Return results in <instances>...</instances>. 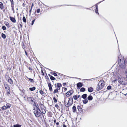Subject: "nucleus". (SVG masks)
I'll use <instances>...</instances> for the list:
<instances>
[{"instance_id": "nucleus-56", "label": "nucleus", "mask_w": 127, "mask_h": 127, "mask_svg": "<svg viewBox=\"0 0 127 127\" xmlns=\"http://www.w3.org/2000/svg\"><path fill=\"white\" fill-rule=\"evenodd\" d=\"M67 90V88L66 87H65L64 89V91L65 92Z\"/></svg>"}, {"instance_id": "nucleus-43", "label": "nucleus", "mask_w": 127, "mask_h": 127, "mask_svg": "<svg viewBox=\"0 0 127 127\" xmlns=\"http://www.w3.org/2000/svg\"><path fill=\"white\" fill-rule=\"evenodd\" d=\"M38 104H39V106L40 107H41V106H42L44 105L43 104H42V103L41 102H40L38 103Z\"/></svg>"}, {"instance_id": "nucleus-24", "label": "nucleus", "mask_w": 127, "mask_h": 127, "mask_svg": "<svg viewBox=\"0 0 127 127\" xmlns=\"http://www.w3.org/2000/svg\"><path fill=\"white\" fill-rule=\"evenodd\" d=\"M6 105L7 106L6 107L7 108H9L10 107L11 105V104L9 103H7L6 104Z\"/></svg>"}, {"instance_id": "nucleus-45", "label": "nucleus", "mask_w": 127, "mask_h": 127, "mask_svg": "<svg viewBox=\"0 0 127 127\" xmlns=\"http://www.w3.org/2000/svg\"><path fill=\"white\" fill-rule=\"evenodd\" d=\"M11 7L12 8H14V2H11Z\"/></svg>"}, {"instance_id": "nucleus-41", "label": "nucleus", "mask_w": 127, "mask_h": 127, "mask_svg": "<svg viewBox=\"0 0 127 127\" xmlns=\"http://www.w3.org/2000/svg\"><path fill=\"white\" fill-rule=\"evenodd\" d=\"M5 24L8 28H9L10 27L9 24L8 22H7L6 23H5Z\"/></svg>"}, {"instance_id": "nucleus-51", "label": "nucleus", "mask_w": 127, "mask_h": 127, "mask_svg": "<svg viewBox=\"0 0 127 127\" xmlns=\"http://www.w3.org/2000/svg\"><path fill=\"white\" fill-rule=\"evenodd\" d=\"M41 73L42 75L43 76H44V72H43V70H41Z\"/></svg>"}, {"instance_id": "nucleus-61", "label": "nucleus", "mask_w": 127, "mask_h": 127, "mask_svg": "<svg viewBox=\"0 0 127 127\" xmlns=\"http://www.w3.org/2000/svg\"><path fill=\"white\" fill-rule=\"evenodd\" d=\"M32 10V9L31 8L30 10H29V12L30 13H31V11Z\"/></svg>"}, {"instance_id": "nucleus-26", "label": "nucleus", "mask_w": 127, "mask_h": 127, "mask_svg": "<svg viewBox=\"0 0 127 127\" xmlns=\"http://www.w3.org/2000/svg\"><path fill=\"white\" fill-rule=\"evenodd\" d=\"M6 90L7 92L6 93V94L7 95H9L10 94V89H9Z\"/></svg>"}, {"instance_id": "nucleus-53", "label": "nucleus", "mask_w": 127, "mask_h": 127, "mask_svg": "<svg viewBox=\"0 0 127 127\" xmlns=\"http://www.w3.org/2000/svg\"><path fill=\"white\" fill-rule=\"evenodd\" d=\"M66 84H67L66 83H64L63 84V86H65L66 85Z\"/></svg>"}, {"instance_id": "nucleus-13", "label": "nucleus", "mask_w": 127, "mask_h": 127, "mask_svg": "<svg viewBox=\"0 0 127 127\" xmlns=\"http://www.w3.org/2000/svg\"><path fill=\"white\" fill-rule=\"evenodd\" d=\"M9 18L10 20L13 23H15L16 22V20L15 18L11 16H10Z\"/></svg>"}, {"instance_id": "nucleus-5", "label": "nucleus", "mask_w": 127, "mask_h": 127, "mask_svg": "<svg viewBox=\"0 0 127 127\" xmlns=\"http://www.w3.org/2000/svg\"><path fill=\"white\" fill-rule=\"evenodd\" d=\"M73 103V98H70L69 99L68 103L66 105V106L67 107H69L71 106Z\"/></svg>"}, {"instance_id": "nucleus-23", "label": "nucleus", "mask_w": 127, "mask_h": 127, "mask_svg": "<svg viewBox=\"0 0 127 127\" xmlns=\"http://www.w3.org/2000/svg\"><path fill=\"white\" fill-rule=\"evenodd\" d=\"M29 89L31 91H33L35 90L36 87H33L30 88Z\"/></svg>"}, {"instance_id": "nucleus-17", "label": "nucleus", "mask_w": 127, "mask_h": 127, "mask_svg": "<svg viewBox=\"0 0 127 127\" xmlns=\"http://www.w3.org/2000/svg\"><path fill=\"white\" fill-rule=\"evenodd\" d=\"M57 72H54L53 71L51 72H50V74H52L53 75L55 76H57L58 75L57 74Z\"/></svg>"}, {"instance_id": "nucleus-14", "label": "nucleus", "mask_w": 127, "mask_h": 127, "mask_svg": "<svg viewBox=\"0 0 127 127\" xmlns=\"http://www.w3.org/2000/svg\"><path fill=\"white\" fill-rule=\"evenodd\" d=\"M8 83L11 84H13V82L12 80L9 77L8 78Z\"/></svg>"}, {"instance_id": "nucleus-1", "label": "nucleus", "mask_w": 127, "mask_h": 127, "mask_svg": "<svg viewBox=\"0 0 127 127\" xmlns=\"http://www.w3.org/2000/svg\"><path fill=\"white\" fill-rule=\"evenodd\" d=\"M34 103V105L35 106L33 107V112L35 116L37 117H40L42 115L43 116V118H44V115L42 114L41 111L39 107V106L37 104V106L36 105L35 103Z\"/></svg>"}, {"instance_id": "nucleus-22", "label": "nucleus", "mask_w": 127, "mask_h": 127, "mask_svg": "<svg viewBox=\"0 0 127 127\" xmlns=\"http://www.w3.org/2000/svg\"><path fill=\"white\" fill-rule=\"evenodd\" d=\"M87 99L89 100H91L93 99V97L92 96L89 95L88 96Z\"/></svg>"}, {"instance_id": "nucleus-55", "label": "nucleus", "mask_w": 127, "mask_h": 127, "mask_svg": "<svg viewBox=\"0 0 127 127\" xmlns=\"http://www.w3.org/2000/svg\"><path fill=\"white\" fill-rule=\"evenodd\" d=\"M20 27H21V28L22 27L23 25H22V23H21V24H20Z\"/></svg>"}, {"instance_id": "nucleus-15", "label": "nucleus", "mask_w": 127, "mask_h": 127, "mask_svg": "<svg viewBox=\"0 0 127 127\" xmlns=\"http://www.w3.org/2000/svg\"><path fill=\"white\" fill-rule=\"evenodd\" d=\"M83 85L82 83L81 82H79L77 84V86L78 88L81 87Z\"/></svg>"}, {"instance_id": "nucleus-44", "label": "nucleus", "mask_w": 127, "mask_h": 127, "mask_svg": "<svg viewBox=\"0 0 127 127\" xmlns=\"http://www.w3.org/2000/svg\"><path fill=\"white\" fill-rule=\"evenodd\" d=\"M56 125V127H59L60 126L59 125V122H57L55 123Z\"/></svg>"}, {"instance_id": "nucleus-25", "label": "nucleus", "mask_w": 127, "mask_h": 127, "mask_svg": "<svg viewBox=\"0 0 127 127\" xmlns=\"http://www.w3.org/2000/svg\"><path fill=\"white\" fill-rule=\"evenodd\" d=\"M1 37L4 39H5L6 37V35L3 33L1 34Z\"/></svg>"}, {"instance_id": "nucleus-30", "label": "nucleus", "mask_w": 127, "mask_h": 127, "mask_svg": "<svg viewBox=\"0 0 127 127\" xmlns=\"http://www.w3.org/2000/svg\"><path fill=\"white\" fill-rule=\"evenodd\" d=\"M83 102L84 104H86L88 102V101L87 99H86L83 100Z\"/></svg>"}, {"instance_id": "nucleus-10", "label": "nucleus", "mask_w": 127, "mask_h": 127, "mask_svg": "<svg viewBox=\"0 0 127 127\" xmlns=\"http://www.w3.org/2000/svg\"><path fill=\"white\" fill-rule=\"evenodd\" d=\"M27 99L28 101L32 102H33L34 98L32 97H27Z\"/></svg>"}, {"instance_id": "nucleus-4", "label": "nucleus", "mask_w": 127, "mask_h": 127, "mask_svg": "<svg viewBox=\"0 0 127 127\" xmlns=\"http://www.w3.org/2000/svg\"><path fill=\"white\" fill-rule=\"evenodd\" d=\"M118 82L122 85L127 84V79L125 77H120L118 78Z\"/></svg>"}, {"instance_id": "nucleus-52", "label": "nucleus", "mask_w": 127, "mask_h": 127, "mask_svg": "<svg viewBox=\"0 0 127 127\" xmlns=\"http://www.w3.org/2000/svg\"><path fill=\"white\" fill-rule=\"evenodd\" d=\"M24 50L25 51V54H26V55L27 56H28V54L27 53V52L26 51V49H24Z\"/></svg>"}, {"instance_id": "nucleus-32", "label": "nucleus", "mask_w": 127, "mask_h": 127, "mask_svg": "<svg viewBox=\"0 0 127 127\" xmlns=\"http://www.w3.org/2000/svg\"><path fill=\"white\" fill-rule=\"evenodd\" d=\"M35 18L32 21L31 25H33L34 23L36 20V17H35Z\"/></svg>"}, {"instance_id": "nucleus-36", "label": "nucleus", "mask_w": 127, "mask_h": 127, "mask_svg": "<svg viewBox=\"0 0 127 127\" xmlns=\"http://www.w3.org/2000/svg\"><path fill=\"white\" fill-rule=\"evenodd\" d=\"M58 90H59L58 89L56 88V89H55L54 90V91H53V93L55 94L56 93L58 92Z\"/></svg>"}, {"instance_id": "nucleus-48", "label": "nucleus", "mask_w": 127, "mask_h": 127, "mask_svg": "<svg viewBox=\"0 0 127 127\" xmlns=\"http://www.w3.org/2000/svg\"><path fill=\"white\" fill-rule=\"evenodd\" d=\"M40 11V9H38L36 10V12L37 13H39Z\"/></svg>"}, {"instance_id": "nucleus-21", "label": "nucleus", "mask_w": 127, "mask_h": 127, "mask_svg": "<svg viewBox=\"0 0 127 127\" xmlns=\"http://www.w3.org/2000/svg\"><path fill=\"white\" fill-rule=\"evenodd\" d=\"M87 95L86 94H83L82 96V97L83 99H86L87 97Z\"/></svg>"}, {"instance_id": "nucleus-42", "label": "nucleus", "mask_w": 127, "mask_h": 127, "mask_svg": "<svg viewBox=\"0 0 127 127\" xmlns=\"http://www.w3.org/2000/svg\"><path fill=\"white\" fill-rule=\"evenodd\" d=\"M22 48H23V49H24H24H25V48H26V46H25V45L24 43H22Z\"/></svg>"}, {"instance_id": "nucleus-46", "label": "nucleus", "mask_w": 127, "mask_h": 127, "mask_svg": "<svg viewBox=\"0 0 127 127\" xmlns=\"http://www.w3.org/2000/svg\"><path fill=\"white\" fill-rule=\"evenodd\" d=\"M2 29L4 30H6V27L5 26H3L2 27Z\"/></svg>"}, {"instance_id": "nucleus-19", "label": "nucleus", "mask_w": 127, "mask_h": 127, "mask_svg": "<svg viewBox=\"0 0 127 127\" xmlns=\"http://www.w3.org/2000/svg\"><path fill=\"white\" fill-rule=\"evenodd\" d=\"M88 90L89 92H92L93 91V89L92 87H89L88 88Z\"/></svg>"}, {"instance_id": "nucleus-58", "label": "nucleus", "mask_w": 127, "mask_h": 127, "mask_svg": "<svg viewBox=\"0 0 127 127\" xmlns=\"http://www.w3.org/2000/svg\"><path fill=\"white\" fill-rule=\"evenodd\" d=\"M54 122V123H56L57 122H56V119H55L53 120Z\"/></svg>"}, {"instance_id": "nucleus-38", "label": "nucleus", "mask_w": 127, "mask_h": 127, "mask_svg": "<svg viewBox=\"0 0 127 127\" xmlns=\"http://www.w3.org/2000/svg\"><path fill=\"white\" fill-rule=\"evenodd\" d=\"M73 98L75 100H77L78 99L77 96L76 95H74L73 96Z\"/></svg>"}, {"instance_id": "nucleus-40", "label": "nucleus", "mask_w": 127, "mask_h": 127, "mask_svg": "<svg viewBox=\"0 0 127 127\" xmlns=\"http://www.w3.org/2000/svg\"><path fill=\"white\" fill-rule=\"evenodd\" d=\"M54 102L55 103H56L57 102V99L55 97H54L53 98Z\"/></svg>"}, {"instance_id": "nucleus-49", "label": "nucleus", "mask_w": 127, "mask_h": 127, "mask_svg": "<svg viewBox=\"0 0 127 127\" xmlns=\"http://www.w3.org/2000/svg\"><path fill=\"white\" fill-rule=\"evenodd\" d=\"M111 88V86H109L107 87V89L108 90L110 89Z\"/></svg>"}, {"instance_id": "nucleus-31", "label": "nucleus", "mask_w": 127, "mask_h": 127, "mask_svg": "<svg viewBox=\"0 0 127 127\" xmlns=\"http://www.w3.org/2000/svg\"><path fill=\"white\" fill-rule=\"evenodd\" d=\"M85 88L84 87H82L81 88L80 90V91L81 92H83L85 91Z\"/></svg>"}, {"instance_id": "nucleus-20", "label": "nucleus", "mask_w": 127, "mask_h": 127, "mask_svg": "<svg viewBox=\"0 0 127 127\" xmlns=\"http://www.w3.org/2000/svg\"><path fill=\"white\" fill-rule=\"evenodd\" d=\"M77 110L76 108V107L74 106L72 107V111L73 113L75 112Z\"/></svg>"}, {"instance_id": "nucleus-54", "label": "nucleus", "mask_w": 127, "mask_h": 127, "mask_svg": "<svg viewBox=\"0 0 127 127\" xmlns=\"http://www.w3.org/2000/svg\"><path fill=\"white\" fill-rule=\"evenodd\" d=\"M33 6H34V4L33 3H32V5L31 6V8L32 9V8L33 7Z\"/></svg>"}, {"instance_id": "nucleus-9", "label": "nucleus", "mask_w": 127, "mask_h": 127, "mask_svg": "<svg viewBox=\"0 0 127 127\" xmlns=\"http://www.w3.org/2000/svg\"><path fill=\"white\" fill-rule=\"evenodd\" d=\"M92 7L94 9L96 13L97 14H99L98 12V6L96 4L95 5Z\"/></svg>"}, {"instance_id": "nucleus-7", "label": "nucleus", "mask_w": 127, "mask_h": 127, "mask_svg": "<svg viewBox=\"0 0 127 127\" xmlns=\"http://www.w3.org/2000/svg\"><path fill=\"white\" fill-rule=\"evenodd\" d=\"M41 110V112L42 114H45L46 111V107L44 105L40 107Z\"/></svg>"}, {"instance_id": "nucleus-57", "label": "nucleus", "mask_w": 127, "mask_h": 127, "mask_svg": "<svg viewBox=\"0 0 127 127\" xmlns=\"http://www.w3.org/2000/svg\"><path fill=\"white\" fill-rule=\"evenodd\" d=\"M63 127H67L66 126L65 124H63Z\"/></svg>"}, {"instance_id": "nucleus-18", "label": "nucleus", "mask_w": 127, "mask_h": 127, "mask_svg": "<svg viewBox=\"0 0 127 127\" xmlns=\"http://www.w3.org/2000/svg\"><path fill=\"white\" fill-rule=\"evenodd\" d=\"M53 114L50 111L47 113L48 116L49 117H52Z\"/></svg>"}, {"instance_id": "nucleus-64", "label": "nucleus", "mask_w": 127, "mask_h": 127, "mask_svg": "<svg viewBox=\"0 0 127 127\" xmlns=\"http://www.w3.org/2000/svg\"><path fill=\"white\" fill-rule=\"evenodd\" d=\"M48 75L49 76H50V77H51V76H52L50 74H48Z\"/></svg>"}, {"instance_id": "nucleus-33", "label": "nucleus", "mask_w": 127, "mask_h": 127, "mask_svg": "<svg viewBox=\"0 0 127 127\" xmlns=\"http://www.w3.org/2000/svg\"><path fill=\"white\" fill-rule=\"evenodd\" d=\"M7 108L5 105L3 106L1 108V109L2 110H5L7 109Z\"/></svg>"}, {"instance_id": "nucleus-37", "label": "nucleus", "mask_w": 127, "mask_h": 127, "mask_svg": "<svg viewBox=\"0 0 127 127\" xmlns=\"http://www.w3.org/2000/svg\"><path fill=\"white\" fill-rule=\"evenodd\" d=\"M39 93L40 94L42 95L45 93L44 92H43L42 90H40L39 91Z\"/></svg>"}, {"instance_id": "nucleus-39", "label": "nucleus", "mask_w": 127, "mask_h": 127, "mask_svg": "<svg viewBox=\"0 0 127 127\" xmlns=\"http://www.w3.org/2000/svg\"><path fill=\"white\" fill-rule=\"evenodd\" d=\"M29 81L31 82H34V81L32 79L29 78H28Z\"/></svg>"}, {"instance_id": "nucleus-8", "label": "nucleus", "mask_w": 127, "mask_h": 127, "mask_svg": "<svg viewBox=\"0 0 127 127\" xmlns=\"http://www.w3.org/2000/svg\"><path fill=\"white\" fill-rule=\"evenodd\" d=\"M54 86L56 87V89H58L59 90H60L61 87L62 86V85L61 84L58 83L57 84H55Z\"/></svg>"}, {"instance_id": "nucleus-50", "label": "nucleus", "mask_w": 127, "mask_h": 127, "mask_svg": "<svg viewBox=\"0 0 127 127\" xmlns=\"http://www.w3.org/2000/svg\"><path fill=\"white\" fill-rule=\"evenodd\" d=\"M125 74L126 76V78H127V69L125 71Z\"/></svg>"}, {"instance_id": "nucleus-60", "label": "nucleus", "mask_w": 127, "mask_h": 127, "mask_svg": "<svg viewBox=\"0 0 127 127\" xmlns=\"http://www.w3.org/2000/svg\"><path fill=\"white\" fill-rule=\"evenodd\" d=\"M12 9L13 11V13H14V8H12Z\"/></svg>"}, {"instance_id": "nucleus-63", "label": "nucleus", "mask_w": 127, "mask_h": 127, "mask_svg": "<svg viewBox=\"0 0 127 127\" xmlns=\"http://www.w3.org/2000/svg\"><path fill=\"white\" fill-rule=\"evenodd\" d=\"M80 95H79L78 96H77V98H79V97H80Z\"/></svg>"}, {"instance_id": "nucleus-11", "label": "nucleus", "mask_w": 127, "mask_h": 127, "mask_svg": "<svg viewBox=\"0 0 127 127\" xmlns=\"http://www.w3.org/2000/svg\"><path fill=\"white\" fill-rule=\"evenodd\" d=\"M4 86L5 89L7 90L10 89V87L8 84L6 83L4 84Z\"/></svg>"}, {"instance_id": "nucleus-34", "label": "nucleus", "mask_w": 127, "mask_h": 127, "mask_svg": "<svg viewBox=\"0 0 127 127\" xmlns=\"http://www.w3.org/2000/svg\"><path fill=\"white\" fill-rule=\"evenodd\" d=\"M21 125L19 124L14 125L13 126L14 127H21Z\"/></svg>"}, {"instance_id": "nucleus-29", "label": "nucleus", "mask_w": 127, "mask_h": 127, "mask_svg": "<svg viewBox=\"0 0 127 127\" xmlns=\"http://www.w3.org/2000/svg\"><path fill=\"white\" fill-rule=\"evenodd\" d=\"M77 109L79 111H82V108L81 107L79 106H78L77 107Z\"/></svg>"}, {"instance_id": "nucleus-12", "label": "nucleus", "mask_w": 127, "mask_h": 127, "mask_svg": "<svg viewBox=\"0 0 127 127\" xmlns=\"http://www.w3.org/2000/svg\"><path fill=\"white\" fill-rule=\"evenodd\" d=\"M48 85L49 87V90L50 91H51L53 90L52 86V85L51 83H50L49 82L48 83Z\"/></svg>"}, {"instance_id": "nucleus-59", "label": "nucleus", "mask_w": 127, "mask_h": 127, "mask_svg": "<svg viewBox=\"0 0 127 127\" xmlns=\"http://www.w3.org/2000/svg\"><path fill=\"white\" fill-rule=\"evenodd\" d=\"M58 73V75H59L60 76H61L62 75V74H60V73Z\"/></svg>"}, {"instance_id": "nucleus-27", "label": "nucleus", "mask_w": 127, "mask_h": 127, "mask_svg": "<svg viewBox=\"0 0 127 127\" xmlns=\"http://www.w3.org/2000/svg\"><path fill=\"white\" fill-rule=\"evenodd\" d=\"M29 69V70L30 71H32V69L30 67V65L29 64L28 65L26 66Z\"/></svg>"}, {"instance_id": "nucleus-2", "label": "nucleus", "mask_w": 127, "mask_h": 127, "mask_svg": "<svg viewBox=\"0 0 127 127\" xmlns=\"http://www.w3.org/2000/svg\"><path fill=\"white\" fill-rule=\"evenodd\" d=\"M118 63L120 66L122 68H124L125 67V64H127V59L125 60L121 59L118 60Z\"/></svg>"}, {"instance_id": "nucleus-16", "label": "nucleus", "mask_w": 127, "mask_h": 127, "mask_svg": "<svg viewBox=\"0 0 127 127\" xmlns=\"http://www.w3.org/2000/svg\"><path fill=\"white\" fill-rule=\"evenodd\" d=\"M4 8V6L3 3L0 1V8L1 10H3Z\"/></svg>"}, {"instance_id": "nucleus-3", "label": "nucleus", "mask_w": 127, "mask_h": 127, "mask_svg": "<svg viewBox=\"0 0 127 127\" xmlns=\"http://www.w3.org/2000/svg\"><path fill=\"white\" fill-rule=\"evenodd\" d=\"M105 85V82L103 80L100 81L98 83L97 86L96 90L97 91H99L102 89Z\"/></svg>"}, {"instance_id": "nucleus-62", "label": "nucleus", "mask_w": 127, "mask_h": 127, "mask_svg": "<svg viewBox=\"0 0 127 127\" xmlns=\"http://www.w3.org/2000/svg\"><path fill=\"white\" fill-rule=\"evenodd\" d=\"M11 2H14L13 0H10Z\"/></svg>"}, {"instance_id": "nucleus-28", "label": "nucleus", "mask_w": 127, "mask_h": 127, "mask_svg": "<svg viewBox=\"0 0 127 127\" xmlns=\"http://www.w3.org/2000/svg\"><path fill=\"white\" fill-rule=\"evenodd\" d=\"M23 21L25 23H26V19L24 16V15L23 18L22 19Z\"/></svg>"}, {"instance_id": "nucleus-47", "label": "nucleus", "mask_w": 127, "mask_h": 127, "mask_svg": "<svg viewBox=\"0 0 127 127\" xmlns=\"http://www.w3.org/2000/svg\"><path fill=\"white\" fill-rule=\"evenodd\" d=\"M55 106L58 109H59V105L57 104H56L55 105Z\"/></svg>"}, {"instance_id": "nucleus-35", "label": "nucleus", "mask_w": 127, "mask_h": 127, "mask_svg": "<svg viewBox=\"0 0 127 127\" xmlns=\"http://www.w3.org/2000/svg\"><path fill=\"white\" fill-rule=\"evenodd\" d=\"M50 78L51 80H53L56 79L55 78L52 76H51L50 77Z\"/></svg>"}, {"instance_id": "nucleus-6", "label": "nucleus", "mask_w": 127, "mask_h": 127, "mask_svg": "<svg viewBox=\"0 0 127 127\" xmlns=\"http://www.w3.org/2000/svg\"><path fill=\"white\" fill-rule=\"evenodd\" d=\"M74 92L73 90H71L68 91L66 93V95L67 97L70 96Z\"/></svg>"}]
</instances>
